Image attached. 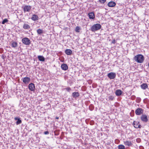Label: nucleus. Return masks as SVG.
Listing matches in <instances>:
<instances>
[{
	"mask_svg": "<svg viewBox=\"0 0 149 149\" xmlns=\"http://www.w3.org/2000/svg\"><path fill=\"white\" fill-rule=\"evenodd\" d=\"M134 59L135 61L137 63H142L144 61V58L142 55L139 54L134 57Z\"/></svg>",
	"mask_w": 149,
	"mask_h": 149,
	"instance_id": "f257e3e1",
	"label": "nucleus"
},
{
	"mask_svg": "<svg viewBox=\"0 0 149 149\" xmlns=\"http://www.w3.org/2000/svg\"><path fill=\"white\" fill-rule=\"evenodd\" d=\"M101 28V25L99 24H96L93 25L91 28V30L93 32L99 30Z\"/></svg>",
	"mask_w": 149,
	"mask_h": 149,
	"instance_id": "f03ea898",
	"label": "nucleus"
},
{
	"mask_svg": "<svg viewBox=\"0 0 149 149\" xmlns=\"http://www.w3.org/2000/svg\"><path fill=\"white\" fill-rule=\"evenodd\" d=\"M22 42L24 45H29L31 43L30 41L27 38H24L22 39Z\"/></svg>",
	"mask_w": 149,
	"mask_h": 149,
	"instance_id": "7ed1b4c3",
	"label": "nucleus"
},
{
	"mask_svg": "<svg viewBox=\"0 0 149 149\" xmlns=\"http://www.w3.org/2000/svg\"><path fill=\"white\" fill-rule=\"evenodd\" d=\"M22 8H23L24 13L30 12L31 8V6L29 5H25L23 6Z\"/></svg>",
	"mask_w": 149,
	"mask_h": 149,
	"instance_id": "20e7f679",
	"label": "nucleus"
},
{
	"mask_svg": "<svg viewBox=\"0 0 149 149\" xmlns=\"http://www.w3.org/2000/svg\"><path fill=\"white\" fill-rule=\"evenodd\" d=\"M144 110L140 108H137L135 111V113L136 115H140L143 113Z\"/></svg>",
	"mask_w": 149,
	"mask_h": 149,
	"instance_id": "39448f33",
	"label": "nucleus"
},
{
	"mask_svg": "<svg viewBox=\"0 0 149 149\" xmlns=\"http://www.w3.org/2000/svg\"><path fill=\"white\" fill-rule=\"evenodd\" d=\"M124 144L126 146H130L132 145V143L131 141L126 140L123 141Z\"/></svg>",
	"mask_w": 149,
	"mask_h": 149,
	"instance_id": "423d86ee",
	"label": "nucleus"
},
{
	"mask_svg": "<svg viewBox=\"0 0 149 149\" xmlns=\"http://www.w3.org/2000/svg\"><path fill=\"white\" fill-rule=\"evenodd\" d=\"M141 119L144 122H147L148 121L147 116L145 114L142 115L141 117Z\"/></svg>",
	"mask_w": 149,
	"mask_h": 149,
	"instance_id": "0eeeda50",
	"label": "nucleus"
},
{
	"mask_svg": "<svg viewBox=\"0 0 149 149\" xmlns=\"http://www.w3.org/2000/svg\"><path fill=\"white\" fill-rule=\"evenodd\" d=\"M108 77L111 79H114L116 76V74L113 72H110L107 75Z\"/></svg>",
	"mask_w": 149,
	"mask_h": 149,
	"instance_id": "6e6552de",
	"label": "nucleus"
},
{
	"mask_svg": "<svg viewBox=\"0 0 149 149\" xmlns=\"http://www.w3.org/2000/svg\"><path fill=\"white\" fill-rule=\"evenodd\" d=\"M23 82L25 84H28L30 81L29 78L26 77L22 79Z\"/></svg>",
	"mask_w": 149,
	"mask_h": 149,
	"instance_id": "1a4fd4ad",
	"label": "nucleus"
},
{
	"mask_svg": "<svg viewBox=\"0 0 149 149\" xmlns=\"http://www.w3.org/2000/svg\"><path fill=\"white\" fill-rule=\"evenodd\" d=\"M29 88L31 91H34L35 89L34 84L32 83L29 84Z\"/></svg>",
	"mask_w": 149,
	"mask_h": 149,
	"instance_id": "9d476101",
	"label": "nucleus"
},
{
	"mask_svg": "<svg viewBox=\"0 0 149 149\" xmlns=\"http://www.w3.org/2000/svg\"><path fill=\"white\" fill-rule=\"evenodd\" d=\"M88 16L89 18L91 19H94L95 17V15L93 12L88 13Z\"/></svg>",
	"mask_w": 149,
	"mask_h": 149,
	"instance_id": "9b49d317",
	"label": "nucleus"
},
{
	"mask_svg": "<svg viewBox=\"0 0 149 149\" xmlns=\"http://www.w3.org/2000/svg\"><path fill=\"white\" fill-rule=\"evenodd\" d=\"M61 69L64 70H66L68 69V66L66 64L63 63L61 65Z\"/></svg>",
	"mask_w": 149,
	"mask_h": 149,
	"instance_id": "f8f14e48",
	"label": "nucleus"
},
{
	"mask_svg": "<svg viewBox=\"0 0 149 149\" xmlns=\"http://www.w3.org/2000/svg\"><path fill=\"white\" fill-rule=\"evenodd\" d=\"M116 5V3L112 1L109 2L108 4V6L110 7H114Z\"/></svg>",
	"mask_w": 149,
	"mask_h": 149,
	"instance_id": "ddd939ff",
	"label": "nucleus"
},
{
	"mask_svg": "<svg viewBox=\"0 0 149 149\" xmlns=\"http://www.w3.org/2000/svg\"><path fill=\"white\" fill-rule=\"evenodd\" d=\"M23 28L26 30H29L30 28V26L26 23H24L23 25Z\"/></svg>",
	"mask_w": 149,
	"mask_h": 149,
	"instance_id": "4468645a",
	"label": "nucleus"
},
{
	"mask_svg": "<svg viewBox=\"0 0 149 149\" xmlns=\"http://www.w3.org/2000/svg\"><path fill=\"white\" fill-rule=\"evenodd\" d=\"M141 88L143 90L148 88V86L146 83H143L141 85Z\"/></svg>",
	"mask_w": 149,
	"mask_h": 149,
	"instance_id": "2eb2a0df",
	"label": "nucleus"
},
{
	"mask_svg": "<svg viewBox=\"0 0 149 149\" xmlns=\"http://www.w3.org/2000/svg\"><path fill=\"white\" fill-rule=\"evenodd\" d=\"M72 51L70 49H66L65 51V54L69 55L71 54H72Z\"/></svg>",
	"mask_w": 149,
	"mask_h": 149,
	"instance_id": "dca6fc26",
	"label": "nucleus"
},
{
	"mask_svg": "<svg viewBox=\"0 0 149 149\" xmlns=\"http://www.w3.org/2000/svg\"><path fill=\"white\" fill-rule=\"evenodd\" d=\"M38 58L39 61H44L45 60V58L42 56H38Z\"/></svg>",
	"mask_w": 149,
	"mask_h": 149,
	"instance_id": "f3484780",
	"label": "nucleus"
},
{
	"mask_svg": "<svg viewBox=\"0 0 149 149\" xmlns=\"http://www.w3.org/2000/svg\"><path fill=\"white\" fill-rule=\"evenodd\" d=\"M38 16L35 14L33 15L31 17V19L33 21H36L38 20Z\"/></svg>",
	"mask_w": 149,
	"mask_h": 149,
	"instance_id": "a211bd4d",
	"label": "nucleus"
},
{
	"mask_svg": "<svg viewBox=\"0 0 149 149\" xmlns=\"http://www.w3.org/2000/svg\"><path fill=\"white\" fill-rule=\"evenodd\" d=\"M72 95L74 97L76 98L79 96V94L78 92H74L72 93Z\"/></svg>",
	"mask_w": 149,
	"mask_h": 149,
	"instance_id": "6ab92c4d",
	"label": "nucleus"
},
{
	"mask_svg": "<svg viewBox=\"0 0 149 149\" xmlns=\"http://www.w3.org/2000/svg\"><path fill=\"white\" fill-rule=\"evenodd\" d=\"M11 46L12 47L15 48L17 46V43L16 42H13L11 43Z\"/></svg>",
	"mask_w": 149,
	"mask_h": 149,
	"instance_id": "aec40b11",
	"label": "nucleus"
},
{
	"mask_svg": "<svg viewBox=\"0 0 149 149\" xmlns=\"http://www.w3.org/2000/svg\"><path fill=\"white\" fill-rule=\"evenodd\" d=\"M133 125L136 128H140L141 127V125H138L136 122L134 121L133 123Z\"/></svg>",
	"mask_w": 149,
	"mask_h": 149,
	"instance_id": "412c9836",
	"label": "nucleus"
},
{
	"mask_svg": "<svg viewBox=\"0 0 149 149\" xmlns=\"http://www.w3.org/2000/svg\"><path fill=\"white\" fill-rule=\"evenodd\" d=\"M122 94V91L120 90H117L116 92V94L117 96H120Z\"/></svg>",
	"mask_w": 149,
	"mask_h": 149,
	"instance_id": "4be33fe9",
	"label": "nucleus"
},
{
	"mask_svg": "<svg viewBox=\"0 0 149 149\" xmlns=\"http://www.w3.org/2000/svg\"><path fill=\"white\" fill-rule=\"evenodd\" d=\"M37 33L38 34L41 35L43 33V31L42 29H39L37 30Z\"/></svg>",
	"mask_w": 149,
	"mask_h": 149,
	"instance_id": "5701e85b",
	"label": "nucleus"
},
{
	"mask_svg": "<svg viewBox=\"0 0 149 149\" xmlns=\"http://www.w3.org/2000/svg\"><path fill=\"white\" fill-rule=\"evenodd\" d=\"M81 29L79 26H77L75 29V31L76 32L79 33L80 32Z\"/></svg>",
	"mask_w": 149,
	"mask_h": 149,
	"instance_id": "b1692460",
	"label": "nucleus"
},
{
	"mask_svg": "<svg viewBox=\"0 0 149 149\" xmlns=\"http://www.w3.org/2000/svg\"><path fill=\"white\" fill-rule=\"evenodd\" d=\"M118 149H125V146L123 145H120L118 146Z\"/></svg>",
	"mask_w": 149,
	"mask_h": 149,
	"instance_id": "393cba45",
	"label": "nucleus"
},
{
	"mask_svg": "<svg viewBox=\"0 0 149 149\" xmlns=\"http://www.w3.org/2000/svg\"><path fill=\"white\" fill-rule=\"evenodd\" d=\"M8 20L7 19H4L2 22V24H4L8 22Z\"/></svg>",
	"mask_w": 149,
	"mask_h": 149,
	"instance_id": "a878e982",
	"label": "nucleus"
},
{
	"mask_svg": "<svg viewBox=\"0 0 149 149\" xmlns=\"http://www.w3.org/2000/svg\"><path fill=\"white\" fill-rule=\"evenodd\" d=\"M22 123V121L20 119H19L17 120V121L16 122V124L17 125H19Z\"/></svg>",
	"mask_w": 149,
	"mask_h": 149,
	"instance_id": "bb28decb",
	"label": "nucleus"
},
{
	"mask_svg": "<svg viewBox=\"0 0 149 149\" xmlns=\"http://www.w3.org/2000/svg\"><path fill=\"white\" fill-rule=\"evenodd\" d=\"M109 100H113L114 99V97L113 96L111 95L108 97Z\"/></svg>",
	"mask_w": 149,
	"mask_h": 149,
	"instance_id": "cd10ccee",
	"label": "nucleus"
},
{
	"mask_svg": "<svg viewBox=\"0 0 149 149\" xmlns=\"http://www.w3.org/2000/svg\"><path fill=\"white\" fill-rule=\"evenodd\" d=\"M100 3L101 4L104 3L106 1V0H99Z\"/></svg>",
	"mask_w": 149,
	"mask_h": 149,
	"instance_id": "c85d7f7f",
	"label": "nucleus"
},
{
	"mask_svg": "<svg viewBox=\"0 0 149 149\" xmlns=\"http://www.w3.org/2000/svg\"><path fill=\"white\" fill-rule=\"evenodd\" d=\"M141 99L140 97H137L136 99V102H137L139 103L141 101Z\"/></svg>",
	"mask_w": 149,
	"mask_h": 149,
	"instance_id": "c756f323",
	"label": "nucleus"
},
{
	"mask_svg": "<svg viewBox=\"0 0 149 149\" xmlns=\"http://www.w3.org/2000/svg\"><path fill=\"white\" fill-rule=\"evenodd\" d=\"M65 89L68 92H70V91H71V89L69 87H68L65 88Z\"/></svg>",
	"mask_w": 149,
	"mask_h": 149,
	"instance_id": "7c9ffc66",
	"label": "nucleus"
},
{
	"mask_svg": "<svg viewBox=\"0 0 149 149\" xmlns=\"http://www.w3.org/2000/svg\"><path fill=\"white\" fill-rule=\"evenodd\" d=\"M44 134L45 135L48 134H49V132L48 131H46L44 132Z\"/></svg>",
	"mask_w": 149,
	"mask_h": 149,
	"instance_id": "2f4dec72",
	"label": "nucleus"
},
{
	"mask_svg": "<svg viewBox=\"0 0 149 149\" xmlns=\"http://www.w3.org/2000/svg\"><path fill=\"white\" fill-rule=\"evenodd\" d=\"M116 40L114 39L112 41V43L113 44H114L116 43Z\"/></svg>",
	"mask_w": 149,
	"mask_h": 149,
	"instance_id": "473e14b6",
	"label": "nucleus"
},
{
	"mask_svg": "<svg viewBox=\"0 0 149 149\" xmlns=\"http://www.w3.org/2000/svg\"><path fill=\"white\" fill-rule=\"evenodd\" d=\"M140 141V139L139 138L137 139L136 140V141L138 142H139Z\"/></svg>",
	"mask_w": 149,
	"mask_h": 149,
	"instance_id": "72a5a7b5",
	"label": "nucleus"
},
{
	"mask_svg": "<svg viewBox=\"0 0 149 149\" xmlns=\"http://www.w3.org/2000/svg\"><path fill=\"white\" fill-rule=\"evenodd\" d=\"M18 117H16L14 119L16 120H18V119H19Z\"/></svg>",
	"mask_w": 149,
	"mask_h": 149,
	"instance_id": "f704fd0d",
	"label": "nucleus"
},
{
	"mask_svg": "<svg viewBox=\"0 0 149 149\" xmlns=\"http://www.w3.org/2000/svg\"><path fill=\"white\" fill-rule=\"evenodd\" d=\"M56 119H59V117H56Z\"/></svg>",
	"mask_w": 149,
	"mask_h": 149,
	"instance_id": "c9c22d12",
	"label": "nucleus"
},
{
	"mask_svg": "<svg viewBox=\"0 0 149 149\" xmlns=\"http://www.w3.org/2000/svg\"><path fill=\"white\" fill-rule=\"evenodd\" d=\"M143 148V147L142 146H141L140 147V148Z\"/></svg>",
	"mask_w": 149,
	"mask_h": 149,
	"instance_id": "e433bc0d",
	"label": "nucleus"
}]
</instances>
